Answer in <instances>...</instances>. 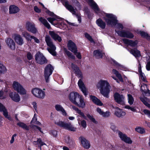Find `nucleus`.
Here are the masks:
<instances>
[{
	"instance_id": "1",
	"label": "nucleus",
	"mask_w": 150,
	"mask_h": 150,
	"mask_svg": "<svg viewBox=\"0 0 150 150\" xmlns=\"http://www.w3.org/2000/svg\"><path fill=\"white\" fill-rule=\"evenodd\" d=\"M68 97L72 103L79 107L82 108L85 107V103L83 98L77 92H71L69 94Z\"/></svg>"
},
{
	"instance_id": "2",
	"label": "nucleus",
	"mask_w": 150,
	"mask_h": 150,
	"mask_svg": "<svg viewBox=\"0 0 150 150\" xmlns=\"http://www.w3.org/2000/svg\"><path fill=\"white\" fill-rule=\"evenodd\" d=\"M96 87L99 89L100 93L103 96L107 98H108L110 86L107 80H100L97 83Z\"/></svg>"
},
{
	"instance_id": "3",
	"label": "nucleus",
	"mask_w": 150,
	"mask_h": 150,
	"mask_svg": "<svg viewBox=\"0 0 150 150\" xmlns=\"http://www.w3.org/2000/svg\"><path fill=\"white\" fill-rule=\"evenodd\" d=\"M104 18L107 25L113 26L117 24V28L120 30L123 29V25L121 24L117 23V17L114 15L112 14H107Z\"/></svg>"
},
{
	"instance_id": "4",
	"label": "nucleus",
	"mask_w": 150,
	"mask_h": 150,
	"mask_svg": "<svg viewBox=\"0 0 150 150\" xmlns=\"http://www.w3.org/2000/svg\"><path fill=\"white\" fill-rule=\"evenodd\" d=\"M55 124L64 129L74 132L76 131V128L70 122H66L61 121L55 122Z\"/></svg>"
},
{
	"instance_id": "5",
	"label": "nucleus",
	"mask_w": 150,
	"mask_h": 150,
	"mask_svg": "<svg viewBox=\"0 0 150 150\" xmlns=\"http://www.w3.org/2000/svg\"><path fill=\"white\" fill-rule=\"evenodd\" d=\"M45 41L47 45L49 48H47V49L49 52L52 55L55 56L56 55L55 50L56 47L52 42L51 38L48 35H46L45 37Z\"/></svg>"
},
{
	"instance_id": "6",
	"label": "nucleus",
	"mask_w": 150,
	"mask_h": 150,
	"mask_svg": "<svg viewBox=\"0 0 150 150\" xmlns=\"http://www.w3.org/2000/svg\"><path fill=\"white\" fill-rule=\"evenodd\" d=\"M12 87L14 90L21 95H25L26 91L23 86L18 82L15 81L13 82Z\"/></svg>"
},
{
	"instance_id": "7",
	"label": "nucleus",
	"mask_w": 150,
	"mask_h": 150,
	"mask_svg": "<svg viewBox=\"0 0 150 150\" xmlns=\"http://www.w3.org/2000/svg\"><path fill=\"white\" fill-rule=\"evenodd\" d=\"M53 70V67L50 64L47 65L45 68L44 70V77L45 80L46 82L48 83L49 82V77L52 74Z\"/></svg>"
},
{
	"instance_id": "8",
	"label": "nucleus",
	"mask_w": 150,
	"mask_h": 150,
	"mask_svg": "<svg viewBox=\"0 0 150 150\" xmlns=\"http://www.w3.org/2000/svg\"><path fill=\"white\" fill-rule=\"evenodd\" d=\"M32 93L35 97L40 99H43L45 96V92L38 88L33 89L31 90Z\"/></svg>"
},
{
	"instance_id": "9",
	"label": "nucleus",
	"mask_w": 150,
	"mask_h": 150,
	"mask_svg": "<svg viewBox=\"0 0 150 150\" xmlns=\"http://www.w3.org/2000/svg\"><path fill=\"white\" fill-rule=\"evenodd\" d=\"M26 28L28 31L34 34L38 32L35 24L33 22H27L26 24Z\"/></svg>"
},
{
	"instance_id": "10",
	"label": "nucleus",
	"mask_w": 150,
	"mask_h": 150,
	"mask_svg": "<svg viewBox=\"0 0 150 150\" xmlns=\"http://www.w3.org/2000/svg\"><path fill=\"white\" fill-rule=\"evenodd\" d=\"M35 59L38 63L40 64H43L47 62V60L45 57L40 53L36 54Z\"/></svg>"
},
{
	"instance_id": "11",
	"label": "nucleus",
	"mask_w": 150,
	"mask_h": 150,
	"mask_svg": "<svg viewBox=\"0 0 150 150\" xmlns=\"http://www.w3.org/2000/svg\"><path fill=\"white\" fill-rule=\"evenodd\" d=\"M114 98L115 101L119 104L121 105L125 104V98L122 95L116 93L114 94Z\"/></svg>"
},
{
	"instance_id": "12",
	"label": "nucleus",
	"mask_w": 150,
	"mask_h": 150,
	"mask_svg": "<svg viewBox=\"0 0 150 150\" xmlns=\"http://www.w3.org/2000/svg\"><path fill=\"white\" fill-rule=\"evenodd\" d=\"M78 84L80 89L83 93L85 96H86L88 94V89L86 88L83 82L81 79L79 81Z\"/></svg>"
},
{
	"instance_id": "13",
	"label": "nucleus",
	"mask_w": 150,
	"mask_h": 150,
	"mask_svg": "<svg viewBox=\"0 0 150 150\" xmlns=\"http://www.w3.org/2000/svg\"><path fill=\"white\" fill-rule=\"evenodd\" d=\"M118 135L122 141L129 144L132 143V141L130 139V138L128 137L126 134H123L120 132H119Z\"/></svg>"
},
{
	"instance_id": "14",
	"label": "nucleus",
	"mask_w": 150,
	"mask_h": 150,
	"mask_svg": "<svg viewBox=\"0 0 150 150\" xmlns=\"http://www.w3.org/2000/svg\"><path fill=\"white\" fill-rule=\"evenodd\" d=\"M118 135L122 141L129 144L132 143V141L130 139V138L128 137L126 134H123L120 132H119Z\"/></svg>"
},
{
	"instance_id": "15",
	"label": "nucleus",
	"mask_w": 150,
	"mask_h": 150,
	"mask_svg": "<svg viewBox=\"0 0 150 150\" xmlns=\"http://www.w3.org/2000/svg\"><path fill=\"white\" fill-rule=\"evenodd\" d=\"M5 42L8 47L12 50H14L15 48V43L14 41L10 38H7Z\"/></svg>"
},
{
	"instance_id": "16",
	"label": "nucleus",
	"mask_w": 150,
	"mask_h": 150,
	"mask_svg": "<svg viewBox=\"0 0 150 150\" xmlns=\"http://www.w3.org/2000/svg\"><path fill=\"white\" fill-rule=\"evenodd\" d=\"M116 32L121 37L131 38L134 37L133 35L129 32L116 31Z\"/></svg>"
},
{
	"instance_id": "17",
	"label": "nucleus",
	"mask_w": 150,
	"mask_h": 150,
	"mask_svg": "<svg viewBox=\"0 0 150 150\" xmlns=\"http://www.w3.org/2000/svg\"><path fill=\"white\" fill-rule=\"evenodd\" d=\"M80 139L81 145L84 148L88 149L90 147L91 145L89 142L85 138L81 137Z\"/></svg>"
},
{
	"instance_id": "18",
	"label": "nucleus",
	"mask_w": 150,
	"mask_h": 150,
	"mask_svg": "<svg viewBox=\"0 0 150 150\" xmlns=\"http://www.w3.org/2000/svg\"><path fill=\"white\" fill-rule=\"evenodd\" d=\"M0 112H3V115L9 120H11L10 116L8 115L7 110L3 104L0 103Z\"/></svg>"
},
{
	"instance_id": "19",
	"label": "nucleus",
	"mask_w": 150,
	"mask_h": 150,
	"mask_svg": "<svg viewBox=\"0 0 150 150\" xmlns=\"http://www.w3.org/2000/svg\"><path fill=\"white\" fill-rule=\"evenodd\" d=\"M67 47L69 50L72 52H76L77 50V48L75 44L71 40L69 41L67 43Z\"/></svg>"
},
{
	"instance_id": "20",
	"label": "nucleus",
	"mask_w": 150,
	"mask_h": 150,
	"mask_svg": "<svg viewBox=\"0 0 150 150\" xmlns=\"http://www.w3.org/2000/svg\"><path fill=\"white\" fill-rule=\"evenodd\" d=\"M64 5L66 8L70 12H71L73 15L76 14V10L71 5L69 4L67 1H66L64 3Z\"/></svg>"
},
{
	"instance_id": "21",
	"label": "nucleus",
	"mask_w": 150,
	"mask_h": 150,
	"mask_svg": "<svg viewBox=\"0 0 150 150\" xmlns=\"http://www.w3.org/2000/svg\"><path fill=\"white\" fill-rule=\"evenodd\" d=\"M9 95L12 100L15 102H18L20 100L19 95L16 92H11Z\"/></svg>"
},
{
	"instance_id": "22",
	"label": "nucleus",
	"mask_w": 150,
	"mask_h": 150,
	"mask_svg": "<svg viewBox=\"0 0 150 150\" xmlns=\"http://www.w3.org/2000/svg\"><path fill=\"white\" fill-rule=\"evenodd\" d=\"M71 66L77 75L79 77L82 78V73L77 66L72 63Z\"/></svg>"
},
{
	"instance_id": "23",
	"label": "nucleus",
	"mask_w": 150,
	"mask_h": 150,
	"mask_svg": "<svg viewBox=\"0 0 150 150\" xmlns=\"http://www.w3.org/2000/svg\"><path fill=\"white\" fill-rule=\"evenodd\" d=\"M49 34L51 37L54 40H57L59 42L62 41L61 37L54 32L50 31H49Z\"/></svg>"
},
{
	"instance_id": "24",
	"label": "nucleus",
	"mask_w": 150,
	"mask_h": 150,
	"mask_svg": "<svg viewBox=\"0 0 150 150\" xmlns=\"http://www.w3.org/2000/svg\"><path fill=\"white\" fill-rule=\"evenodd\" d=\"M116 110L115 112V115L119 117H122L126 114V113L118 107L116 108Z\"/></svg>"
},
{
	"instance_id": "25",
	"label": "nucleus",
	"mask_w": 150,
	"mask_h": 150,
	"mask_svg": "<svg viewBox=\"0 0 150 150\" xmlns=\"http://www.w3.org/2000/svg\"><path fill=\"white\" fill-rule=\"evenodd\" d=\"M90 100L96 105L99 106L103 105V103L101 102L100 100L95 96L90 95Z\"/></svg>"
},
{
	"instance_id": "26",
	"label": "nucleus",
	"mask_w": 150,
	"mask_h": 150,
	"mask_svg": "<svg viewBox=\"0 0 150 150\" xmlns=\"http://www.w3.org/2000/svg\"><path fill=\"white\" fill-rule=\"evenodd\" d=\"M59 18L57 17V16H56L54 17L53 18L49 17L47 18V20L49 22H50L52 24V25H54L55 26L57 25H64V23H57L56 24H55L53 23V21H58L57 19H59Z\"/></svg>"
},
{
	"instance_id": "27",
	"label": "nucleus",
	"mask_w": 150,
	"mask_h": 150,
	"mask_svg": "<svg viewBox=\"0 0 150 150\" xmlns=\"http://www.w3.org/2000/svg\"><path fill=\"white\" fill-rule=\"evenodd\" d=\"M148 86L146 84H143L141 86V90L143 94L147 96H150V91L148 89Z\"/></svg>"
},
{
	"instance_id": "28",
	"label": "nucleus",
	"mask_w": 150,
	"mask_h": 150,
	"mask_svg": "<svg viewBox=\"0 0 150 150\" xmlns=\"http://www.w3.org/2000/svg\"><path fill=\"white\" fill-rule=\"evenodd\" d=\"M14 39L17 44L22 45L23 43V41L21 36L19 35H14Z\"/></svg>"
},
{
	"instance_id": "29",
	"label": "nucleus",
	"mask_w": 150,
	"mask_h": 150,
	"mask_svg": "<svg viewBox=\"0 0 150 150\" xmlns=\"http://www.w3.org/2000/svg\"><path fill=\"white\" fill-rule=\"evenodd\" d=\"M89 2L91 7L96 13H98L100 11V10L97 4L93 0H89Z\"/></svg>"
},
{
	"instance_id": "30",
	"label": "nucleus",
	"mask_w": 150,
	"mask_h": 150,
	"mask_svg": "<svg viewBox=\"0 0 150 150\" xmlns=\"http://www.w3.org/2000/svg\"><path fill=\"white\" fill-rule=\"evenodd\" d=\"M10 13L13 14L17 13L19 11V9L18 7L14 5L11 6L9 8Z\"/></svg>"
},
{
	"instance_id": "31",
	"label": "nucleus",
	"mask_w": 150,
	"mask_h": 150,
	"mask_svg": "<svg viewBox=\"0 0 150 150\" xmlns=\"http://www.w3.org/2000/svg\"><path fill=\"white\" fill-rule=\"evenodd\" d=\"M39 20L48 29H50V28L51 27L50 25L45 19L41 17L39 18Z\"/></svg>"
},
{
	"instance_id": "32",
	"label": "nucleus",
	"mask_w": 150,
	"mask_h": 150,
	"mask_svg": "<svg viewBox=\"0 0 150 150\" xmlns=\"http://www.w3.org/2000/svg\"><path fill=\"white\" fill-rule=\"evenodd\" d=\"M103 54L101 50H96L93 51V56L97 58H102Z\"/></svg>"
},
{
	"instance_id": "33",
	"label": "nucleus",
	"mask_w": 150,
	"mask_h": 150,
	"mask_svg": "<svg viewBox=\"0 0 150 150\" xmlns=\"http://www.w3.org/2000/svg\"><path fill=\"white\" fill-rule=\"evenodd\" d=\"M129 51L136 58L139 57L141 56L139 51L136 49H131Z\"/></svg>"
},
{
	"instance_id": "34",
	"label": "nucleus",
	"mask_w": 150,
	"mask_h": 150,
	"mask_svg": "<svg viewBox=\"0 0 150 150\" xmlns=\"http://www.w3.org/2000/svg\"><path fill=\"white\" fill-rule=\"evenodd\" d=\"M122 40L123 42L125 44L129 45L132 46H134L136 45L137 44L136 42L133 41L126 39H123Z\"/></svg>"
},
{
	"instance_id": "35",
	"label": "nucleus",
	"mask_w": 150,
	"mask_h": 150,
	"mask_svg": "<svg viewBox=\"0 0 150 150\" xmlns=\"http://www.w3.org/2000/svg\"><path fill=\"white\" fill-rule=\"evenodd\" d=\"M55 109L58 111H60L62 112V114L64 115H67V113L66 111L62 108V107L59 105H57L55 106Z\"/></svg>"
},
{
	"instance_id": "36",
	"label": "nucleus",
	"mask_w": 150,
	"mask_h": 150,
	"mask_svg": "<svg viewBox=\"0 0 150 150\" xmlns=\"http://www.w3.org/2000/svg\"><path fill=\"white\" fill-rule=\"evenodd\" d=\"M97 24L101 28L104 29L105 27V23L101 19H99L96 21Z\"/></svg>"
},
{
	"instance_id": "37",
	"label": "nucleus",
	"mask_w": 150,
	"mask_h": 150,
	"mask_svg": "<svg viewBox=\"0 0 150 150\" xmlns=\"http://www.w3.org/2000/svg\"><path fill=\"white\" fill-rule=\"evenodd\" d=\"M17 125L23 129L28 130L29 129V127L26 125L23 122H19L17 123Z\"/></svg>"
},
{
	"instance_id": "38",
	"label": "nucleus",
	"mask_w": 150,
	"mask_h": 150,
	"mask_svg": "<svg viewBox=\"0 0 150 150\" xmlns=\"http://www.w3.org/2000/svg\"><path fill=\"white\" fill-rule=\"evenodd\" d=\"M112 73L113 74L116 75L121 81L123 82V80L122 76L119 73L118 71L115 69H113L112 70Z\"/></svg>"
},
{
	"instance_id": "39",
	"label": "nucleus",
	"mask_w": 150,
	"mask_h": 150,
	"mask_svg": "<svg viewBox=\"0 0 150 150\" xmlns=\"http://www.w3.org/2000/svg\"><path fill=\"white\" fill-rule=\"evenodd\" d=\"M34 144H37L38 146H40V149H41V146L45 145V143L42 142L40 139H38L36 141H35L33 142Z\"/></svg>"
},
{
	"instance_id": "40",
	"label": "nucleus",
	"mask_w": 150,
	"mask_h": 150,
	"mask_svg": "<svg viewBox=\"0 0 150 150\" xmlns=\"http://www.w3.org/2000/svg\"><path fill=\"white\" fill-rule=\"evenodd\" d=\"M139 33L140 34L142 37L146 38L149 40H150V37L146 33L143 31H139Z\"/></svg>"
},
{
	"instance_id": "41",
	"label": "nucleus",
	"mask_w": 150,
	"mask_h": 150,
	"mask_svg": "<svg viewBox=\"0 0 150 150\" xmlns=\"http://www.w3.org/2000/svg\"><path fill=\"white\" fill-rule=\"evenodd\" d=\"M86 115L88 118L92 122L96 124L98 123V122L92 115H91L89 114H87Z\"/></svg>"
},
{
	"instance_id": "42",
	"label": "nucleus",
	"mask_w": 150,
	"mask_h": 150,
	"mask_svg": "<svg viewBox=\"0 0 150 150\" xmlns=\"http://www.w3.org/2000/svg\"><path fill=\"white\" fill-rule=\"evenodd\" d=\"M128 102L130 105H132L134 101V99L131 95L130 94H127Z\"/></svg>"
},
{
	"instance_id": "43",
	"label": "nucleus",
	"mask_w": 150,
	"mask_h": 150,
	"mask_svg": "<svg viewBox=\"0 0 150 150\" xmlns=\"http://www.w3.org/2000/svg\"><path fill=\"white\" fill-rule=\"evenodd\" d=\"M22 35L28 40H30V39L31 38V36L27 32L25 31L22 32Z\"/></svg>"
},
{
	"instance_id": "44",
	"label": "nucleus",
	"mask_w": 150,
	"mask_h": 150,
	"mask_svg": "<svg viewBox=\"0 0 150 150\" xmlns=\"http://www.w3.org/2000/svg\"><path fill=\"white\" fill-rule=\"evenodd\" d=\"M139 72L140 74V78L144 82H147V81L146 80L145 76L144 74L142 72V70H139Z\"/></svg>"
},
{
	"instance_id": "45",
	"label": "nucleus",
	"mask_w": 150,
	"mask_h": 150,
	"mask_svg": "<svg viewBox=\"0 0 150 150\" xmlns=\"http://www.w3.org/2000/svg\"><path fill=\"white\" fill-rule=\"evenodd\" d=\"M135 130L137 132L141 134H143L145 132L144 129L140 127L136 128Z\"/></svg>"
},
{
	"instance_id": "46",
	"label": "nucleus",
	"mask_w": 150,
	"mask_h": 150,
	"mask_svg": "<svg viewBox=\"0 0 150 150\" xmlns=\"http://www.w3.org/2000/svg\"><path fill=\"white\" fill-rule=\"evenodd\" d=\"M78 123L84 128H85L86 127V122L84 120H81L80 122L78 121Z\"/></svg>"
},
{
	"instance_id": "47",
	"label": "nucleus",
	"mask_w": 150,
	"mask_h": 150,
	"mask_svg": "<svg viewBox=\"0 0 150 150\" xmlns=\"http://www.w3.org/2000/svg\"><path fill=\"white\" fill-rule=\"evenodd\" d=\"M85 36L91 42L94 43V42L92 37L88 33H86L85 34Z\"/></svg>"
},
{
	"instance_id": "48",
	"label": "nucleus",
	"mask_w": 150,
	"mask_h": 150,
	"mask_svg": "<svg viewBox=\"0 0 150 150\" xmlns=\"http://www.w3.org/2000/svg\"><path fill=\"white\" fill-rule=\"evenodd\" d=\"M65 53L67 56L69 58L73 59H75V57L69 51L66 50L65 51Z\"/></svg>"
},
{
	"instance_id": "49",
	"label": "nucleus",
	"mask_w": 150,
	"mask_h": 150,
	"mask_svg": "<svg viewBox=\"0 0 150 150\" xmlns=\"http://www.w3.org/2000/svg\"><path fill=\"white\" fill-rule=\"evenodd\" d=\"M76 113L79 114L81 117H83L84 119H87V118L84 113L81 110H79Z\"/></svg>"
},
{
	"instance_id": "50",
	"label": "nucleus",
	"mask_w": 150,
	"mask_h": 150,
	"mask_svg": "<svg viewBox=\"0 0 150 150\" xmlns=\"http://www.w3.org/2000/svg\"><path fill=\"white\" fill-rule=\"evenodd\" d=\"M110 112L109 111H107L105 112H103L101 115L104 117H108L110 116Z\"/></svg>"
},
{
	"instance_id": "51",
	"label": "nucleus",
	"mask_w": 150,
	"mask_h": 150,
	"mask_svg": "<svg viewBox=\"0 0 150 150\" xmlns=\"http://www.w3.org/2000/svg\"><path fill=\"white\" fill-rule=\"evenodd\" d=\"M114 64V65L116 66V67H117L119 68H120L121 69V68H123V66L118 63L115 60H112Z\"/></svg>"
},
{
	"instance_id": "52",
	"label": "nucleus",
	"mask_w": 150,
	"mask_h": 150,
	"mask_svg": "<svg viewBox=\"0 0 150 150\" xmlns=\"http://www.w3.org/2000/svg\"><path fill=\"white\" fill-rule=\"evenodd\" d=\"M6 71V67L0 62V72L2 73Z\"/></svg>"
},
{
	"instance_id": "53",
	"label": "nucleus",
	"mask_w": 150,
	"mask_h": 150,
	"mask_svg": "<svg viewBox=\"0 0 150 150\" xmlns=\"http://www.w3.org/2000/svg\"><path fill=\"white\" fill-rule=\"evenodd\" d=\"M125 108L131 110L134 112L136 111V109L135 107H132L128 105H126L125 107Z\"/></svg>"
},
{
	"instance_id": "54",
	"label": "nucleus",
	"mask_w": 150,
	"mask_h": 150,
	"mask_svg": "<svg viewBox=\"0 0 150 150\" xmlns=\"http://www.w3.org/2000/svg\"><path fill=\"white\" fill-rule=\"evenodd\" d=\"M78 50L76 51V52H73L74 54L76 55V57L79 59H81V54L79 52H77Z\"/></svg>"
},
{
	"instance_id": "55",
	"label": "nucleus",
	"mask_w": 150,
	"mask_h": 150,
	"mask_svg": "<svg viewBox=\"0 0 150 150\" xmlns=\"http://www.w3.org/2000/svg\"><path fill=\"white\" fill-rule=\"evenodd\" d=\"M27 59L29 60L32 59L33 58V56L32 54L30 52H28L27 54Z\"/></svg>"
},
{
	"instance_id": "56",
	"label": "nucleus",
	"mask_w": 150,
	"mask_h": 150,
	"mask_svg": "<svg viewBox=\"0 0 150 150\" xmlns=\"http://www.w3.org/2000/svg\"><path fill=\"white\" fill-rule=\"evenodd\" d=\"M50 134L54 137H56L57 135V132L55 130H51L50 132Z\"/></svg>"
},
{
	"instance_id": "57",
	"label": "nucleus",
	"mask_w": 150,
	"mask_h": 150,
	"mask_svg": "<svg viewBox=\"0 0 150 150\" xmlns=\"http://www.w3.org/2000/svg\"><path fill=\"white\" fill-rule=\"evenodd\" d=\"M96 111L100 115H101L103 112V111L101 110V109L99 108H97L96 109Z\"/></svg>"
},
{
	"instance_id": "58",
	"label": "nucleus",
	"mask_w": 150,
	"mask_h": 150,
	"mask_svg": "<svg viewBox=\"0 0 150 150\" xmlns=\"http://www.w3.org/2000/svg\"><path fill=\"white\" fill-rule=\"evenodd\" d=\"M140 99L144 104L146 102L147 98L145 97H140Z\"/></svg>"
},
{
	"instance_id": "59",
	"label": "nucleus",
	"mask_w": 150,
	"mask_h": 150,
	"mask_svg": "<svg viewBox=\"0 0 150 150\" xmlns=\"http://www.w3.org/2000/svg\"><path fill=\"white\" fill-rule=\"evenodd\" d=\"M17 135L16 134H13L11 137V140H10V143L12 144H13L15 140V138L16 137Z\"/></svg>"
},
{
	"instance_id": "60",
	"label": "nucleus",
	"mask_w": 150,
	"mask_h": 150,
	"mask_svg": "<svg viewBox=\"0 0 150 150\" xmlns=\"http://www.w3.org/2000/svg\"><path fill=\"white\" fill-rule=\"evenodd\" d=\"M37 118L35 116V114L31 122V123H35L37 121Z\"/></svg>"
},
{
	"instance_id": "61",
	"label": "nucleus",
	"mask_w": 150,
	"mask_h": 150,
	"mask_svg": "<svg viewBox=\"0 0 150 150\" xmlns=\"http://www.w3.org/2000/svg\"><path fill=\"white\" fill-rule=\"evenodd\" d=\"M34 11L37 13H40L41 12V9H39L37 6H35L34 7Z\"/></svg>"
},
{
	"instance_id": "62",
	"label": "nucleus",
	"mask_w": 150,
	"mask_h": 150,
	"mask_svg": "<svg viewBox=\"0 0 150 150\" xmlns=\"http://www.w3.org/2000/svg\"><path fill=\"white\" fill-rule=\"evenodd\" d=\"M144 113L147 115L149 117H150V111L147 110H144L143 111Z\"/></svg>"
},
{
	"instance_id": "63",
	"label": "nucleus",
	"mask_w": 150,
	"mask_h": 150,
	"mask_svg": "<svg viewBox=\"0 0 150 150\" xmlns=\"http://www.w3.org/2000/svg\"><path fill=\"white\" fill-rule=\"evenodd\" d=\"M31 127L33 128V129H38L41 132H42V131L41 130V128L38 127L37 126L35 125H31Z\"/></svg>"
},
{
	"instance_id": "64",
	"label": "nucleus",
	"mask_w": 150,
	"mask_h": 150,
	"mask_svg": "<svg viewBox=\"0 0 150 150\" xmlns=\"http://www.w3.org/2000/svg\"><path fill=\"white\" fill-rule=\"evenodd\" d=\"M31 38L33 39L37 43H39L40 42L39 40L34 36H31Z\"/></svg>"
}]
</instances>
